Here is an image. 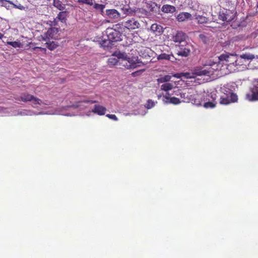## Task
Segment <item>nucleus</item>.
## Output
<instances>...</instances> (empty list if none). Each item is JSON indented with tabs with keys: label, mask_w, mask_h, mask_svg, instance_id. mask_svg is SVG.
<instances>
[{
	"label": "nucleus",
	"mask_w": 258,
	"mask_h": 258,
	"mask_svg": "<svg viewBox=\"0 0 258 258\" xmlns=\"http://www.w3.org/2000/svg\"><path fill=\"white\" fill-rule=\"evenodd\" d=\"M211 64H205L203 67L197 68L192 73H181L180 74H176L174 75L175 77L179 78L183 77L186 79L195 78L197 76H209L210 74L213 73V69Z\"/></svg>",
	"instance_id": "nucleus-1"
},
{
	"label": "nucleus",
	"mask_w": 258,
	"mask_h": 258,
	"mask_svg": "<svg viewBox=\"0 0 258 258\" xmlns=\"http://www.w3.org/2000/svg\"><path fill=\"white\" fill-rule=\"evenodd\" d=\"M105 33L108 39L103 40L101 43V45L104 47L108 46L111 42H117L121 40V33L115 29L108 28L105 31Z\"/></svg>",
	"instance_id": "nucleus-2"
},
{
	"label": "nucleus",
	"mask_w": 258,
	"mask_h": 258,
	"mask_svg": "<svg viewBox=\"0 0 258 258\" xmlns=\"http://www.w3.org/2000/svg\"><path fill=\"white\" fill-rule=\"evenodd\" d=\"M219 61L223 62V63L226 66H229L233 65L234 66H239V59L236 54L226 53L221 54L218 57Z\"/></svg>",
	"instance_id": "nucleus-3"
},
{
	"label": "nucleus",
	"mask_w": 258,
	"mask_h": 258,
	"mask_svg": "<svg viewBox=\"0 0 258 258\" xmlns=\"http://www.w3.org/2000/svg\"><path fill=\"white\" fill-rule=\"evenodd\" d=\"M14 98L17 101H22L24 102L31 101L34 105H41L42 103L41 99L27 92H23L21 94L20 96L15 97Z\"/></svg>",
	"instance_id": "nucleus-4"
},
{
	"label": "nucleus",
	"mask_w": 258,
	"mask_h": 258,
	"mask_svg": "<svg viewBox=\"0 0 258 258\" xmlns=\"http://www.w3.org/2000/svg\"><path fill=\"white\" fill-rule=\"evenodd\" d=\"M236 14V11L234 8L232 10L222 9L219 12L218 18L222 21L230 22L234 19Z\"/></svg>",
	"instance_id": "nucleus-5"
},
{
	"label": "nucleus",
	"mask_w": 258,
	"mask_h": 258,
	"mask_svg": "<svg viewBox=\"0 0 258 258\" xmlns=\"http://www.w3.org/2000/svg\"><path fill=\"white\" fill-rule=\"evenodd\" d=\"M58 29L54 27L50 28L47 31L41 35L39 38V41H47L56 39L58 37Z\"/></svg>",
	"instance_id": "nucleus-6"
},
{
	"label": "nucleus",
	"mask_w": 258,
	"mask_h": 258,
	"mask_svg": "<svg viewBox=\"0 0 258 258\" xmlns=\"http://www.w3.org/2000/svg\"><path fill=\"white\" fill-rule=\"evenodd\" d=\"M127 13L128 15L139 18L145 17L149 14V12L144 8H130L127 10Z\"/></svg>",
	"instance_id": "nucleus-7"
},
{
	"label": "nucleus",
	"mask_w": 258,
	"mask_h": 258,
	"mask_svg": "<svg viewBox=\"0 0 258 258\" xmlns=\"http://www.w3.org/2000/svg\"><path fill=\"white\" fill-rule=\"evenodd\" d=\"M122 25L128 30H134L140 27V23L134 18L122 22Z\"/></svg>",
	"instance_id": "nucleus-8"
},
{
	"label": "nucleus",
	"mask_w": 258,
	"mask_h": 258,
	"mask_svg": "<svg viewBox=\"0 0 258 258\" xmlns=\"http://www.w3.org/2000/svg\"><path fill=\"white\" fill-rule=\"evenodd\" d=\"M68 16V12L67 11L60 12L56 18H54L52 21H50L51 26H58V21H60L61 23H66L67 21V17Z\"/></svg>",
	"instance_id": "nucleus-9"
},
{
	"label": "nucleus",
	"mask_w": 258,
	"mask_h": 258,
	"mask_svg": "<svg viewBox=\"0 0 258 258\" xmlns=\"http://www.w3.org/2000/svg\"><path fill=\"white\" fill-rule=\"evenodd\" d=\"M186 37V35L183 32L177 31V33L172 36V40L177 43L176 45H180L182 43L185 44V39Z\"/></svg>",
	"instance_id": "nucleus-10"
},
{
	"label": "nucleus",
	"mask_w": 258,
	"mask_h": 258,
	"mask_svg": "<svg viewBox=\"0 0 258 258\" xmlns=\"http://www.w3.org/2000/svg\"><path fill=\"white\" fill-rule=\"evenodd\" d=\"M179 49L177 52L178 56L187 57L189 55L190 52V45L186 42L185 44L178 45Z\"/></svg>",
	"instance_id": "nucleus-11"
},
{
	"label": "nucleus",
	"mask_w": 258,
	"mask_h": 258,
	"mask_svg": "<svg viewBox=\"0 0 258 258\" xmlns=\"http://www.w3.org/2000/svg\"><path fill=\"white\" fill-rule=\"evenodd\" d=\"M246 98L249 101L258 100V89L257 88H252L251 90V93L246 94Z\"/></svg>",
	"instance_id": "nucleus-12"
},
{
	"label": "nucleus",
	"mask_w": 258,
	"mask_h": 258,
	"mask_svg": "<svg viewBox=\"0 0 258 258\" xmlns=\"http://www.w3.org/2000/svg\"><path fill=\"white\" fill-rule=\"evenodd\" d=\"M163 101L166 103H172L175 105L181 102L179 99L176 97H170L168 93L163 96Z\"/></svg>",
	"instance_id": "nucleus-13"
},
{
	"label": "nucleus",
	"mask_w": 258,
	"mask_h": 258,
	"mask_svg": "<svg viewBox=\"0 0 258 258\" xmlns=\"http://www.w3.org/2000/svg\"><path fill=\"white\" fill-rule=\"evenodd\" d=\"M106 108L100 105H95L92 112L99 115H103L105 114Z\"/></svg>",
	"instance_id": "nucleus-14"
},
{
	"label": "nucleus",
	"mask_w": 258,
	"mask_h": 258,
	"mask_svg": "<svg viewBox=\"0 0 258 258\" xmlns=\"http://www.w3.org/2000/svg\"><path fill=\"white\" fill-rule=\"evenodd\" d=\"M190 102L191 103L197 105H200L201 104V97L198 94H190L189 98V102Z\"/></svg>",
	"instance_id": "nucleus-15"
},
{
	"label": "nucleus",
	"mask_w": 258,
	"mask_h": 258,
	"mask_svg": "<svg viewBox=\"0 0 258 258\" xmlns=\"http://www.w3.org/2000/svg\"><path fill=\"white\" fill-rule=\"evenodd\" d=\"M191 15L187 12L180 13L177 16L176 19L179 22H183L186 20L191 19Z\"/></svg>",
	"instance_id": "nucleus-16"
},
{
	"label": "nucleus",
	"mask_w": 258,
	"mask_h": 258,
	"mask_svg": "<svg viewBox=\"0 0 258 258\" xmlns=\"http://www.w3.org/2000/svg\"><path fill=\"white\" fill-rule=\"evenodd\" d=\"M106 15L110 19H117L120 17L119 13L115 9L106 10Z\"/></svg>",
	"instance_id": "nucleus-17"
},
{
	"label": "nucleus",
	"mask_w": 258,
	"mask_h": 258,
	"mask_svg": "<svg viewBox=\"0 0 258 258\" xmlns=\"http://www.w3.org/2000/svg\"><path fill=\"white\" fill-rule=\"evenodd\" d=\"M161 10L163 12L166 13H173L176 11V8L175 7L171 5H164L162 6Z\"/></svg>",
	"instance_id": "nucleus-18"
},
{
	"label": "nucleus",
	"mask_w": 258,
	"mask_h": 258,
	"mask_svg": "<svg viewBox=\"0 0 258 258\" xmlns=\"http://www.w3.org/2000/svg\"><path fill=\"white\" fill-rule=\"evenodd\" d=\"M0 1L8 2L9 4H13L15 7H17L18 9L20 10H24L25 9V7L19 3L18 0H0Z\"/></svg>",
	"instance_id": "nucleus-19"
},
{
	"label": "nucleus",
	"mask_w": 258,
	"mask_h": 258,
	"mask_svg": "<svg viewBox=\"0 0 258 258\" xmlns=\"http://www.w3.org/2000/svg\"><path fill=\"white\" fill-rule=\"evenodd\" d=\"M192 93L191 91L188 90L187 92L180 93L182 101L184 102H189V98L190 94Z\"/></svg>",
	"instance_id": "nucleus-20"
},
{
	"label": "nucleus",
	"mask_w": 258,
	"mask_h": 258,
	"mask_svg": "<svg viewBox=\"0 0 258 258\" xmlns=\"http://www.w3.org/2000/svg\"><path fill=\"white\" fill-rule=\"evenodd\" d=\"M255 56L253 54H250L249 53H244L240 55L238 58L239 62H241L240 60L242 59H247V60H252L255 58Z\"/></svg>",
	"instance_id": "nucleus-21"
},
{
	"label": "nucleus",
	"mask_w": 258,
	"mask_h": 258,
	"mask_svg": "<svg viewBox=\"0 0 258 258\" xmlns=\"http://www.w3.org/2000/svg\"><path fill=\"white\" fill-rule=\"evenodd\" d=\"M53 5L55 8L60 11H63L66 8L65 4H63L59 0H53Z\"/></svg>",
	"instance_id": "nucleus-22"
},
{
	"label": "nucleus",
	"mask_w": 258,
	"mask_h": 258,
	"mask_svg": "<svg viewBox=\"0 0 258 258\" xmlns=\"http://www.w3.org/2000/svg\"><path fill=\"white\" fill-rule=\"evenodd\" d=\"M43 41L45 42V45H46V47L51 50L54 49L57 46V45L53 41H51V40H49V41Z\"/></svg>",
	"instance_id": "nucleus-23"
},
{
	"label": "nucleus",
	"mask_w": 258,
	"mask_h": 258,
	"mask_svg": "<svg viewBox=\"0 0 258 258\" xmlns=\"http://www.w3.org/2000/svg\"><path fill=\"white\" fill-rule=\"evenodd\" d=\"M171 57L173 58H174V56L172 54H168L165 53H161L158 56V59H165V60H171L173 61V60L171 59Z\"/></svg>",
	"instance_id": "nucleus-24"
},
{
	"label": "nucleus",
	"mask_w": 258,
	"mask_h": 258,
	"mask_svg": "<svg viewBox=\"0 0 258 258\" xmlns=\"http://www.w3.org/2000/svg\"><path fill=\"white\" fill-rule=\"evenodd\" d=\"M173 88V84L170 83H164L161 86V89L165 91L171 90Z\"/></svg>",
	"instance_id": "nucleus-25"
},
{
	"label": "nucleus",
	"mask_w": 258,
	"mask_h": 258,
	"mask_svg": "<svg viewBox=\"0 0 258 258\" xmlns=\"http://www.w3.org/2000/svg\"><path fill=\"white\" fill-rule=\"evenodd\" d=\"M196 19L197 20L198 23L199 24H205L208 21V19L207 17L200 15L197 16Z\"/></svg>",
	"instance_id": "nucleus-26"
},
{
	"label": "nucleus",
	"mask_w": 258,
	"mask_h": 258,
	"mask_svg": "<svg viewBox=\"0 0 258 258\" xmlns=\"http://www.w3.org/2000/svg\"><path fill=\"white\" fill-rule=\"evenodd\" d=\"M93 7L97 11L100 12L101 14H102L104 12V9L105 7V6L104 5L95 3Z\"/></svg>",
	"instance_id": "nucleus-27"
},
{
	"label": "nucleus",
	"mask_w": 258,
	"mask_h": 258,
	"mask_svg": "<svg viewBox=\"0 0 258 258\" xmlns=\"http://www.w3.org/2000/svg\"><path fill=\"white\" fill-rule=\"evenodd\" d=\"M2 2V6L6 8L7 10H11L12 8H16L17 7H15L13 4H9L8 2L6 1H1Z\"/></svg>",
	"instance_id": "nucleus-28"
},
{
	"label": "nucleus",
	"mask_w": 258,
	"mask_h": 258,
	"mask_svg": "<svg viewBox=\"0 0 258 258\" xmlns=\"http://www.w3.org/2000/svg\"><path fill=\"white\" fill-rule=\"evenodd\" d=\"M220 103L223 105H227L230 103V98L228 96H222L220 98Z\"/></svg>",
	"instance_id": "nucleus-29"
},
{
	"label": "nucleus",
	"mask_w": 258,
	"mask_h": 258,
	"mask_svg": "<svg viewBox=\"0 0 258 258\" xmlns=\"http://www.w3.org/2000/svg\"><path fill=\"white\" fill-rule=\"evenodd\" d=\"M171 79V76L169 75H165V76L161 77L158 79V82L164 83L169 81Z\"/></svg>",
	"instance_id": "nucleus-30"
},
{
	"label": "nucleus",
	"mask_w": 258,
	"mask_h": 258,
	"mask_svg": "<svg viewBox=\"0 0 258 258\" xmlns=\"http://www.w3.org/2000/svg\"><path fill=\"white\" fill-rule=\"evenodd\" d=\"M96 102H97V101L96 100H82V101L78 102V104H77L76 105H74V106H75L76 107H79L81 106V104L82 103H96Z\"/></svg>",
	"instance_id": "nucleus-31"
},
{
	"label": "nucleus",
	"mask_w": 258,
	"mask_h": 258,
	"mask_svg": "<svg viewBox=\"0 0 258 258\" xmlns=\"http://www.w3.org/2000/svg\"><path fill=\"white\" fill-rule=\"evenodd\" d=\"M128 62L131 63V64L130 65V67L133 68H137L138 67H140L142 65H144L146 64V63H143L141 61H137V62L135 61V62H132L130 61H128Z\"/></svg>",
	"instance_id": "nucleus-32"
},
{
	"label": "nucleus",
	"mask_w": 258,
	"mask_h": 258,
	"mask_svg": "<svg viewBox=\"0 0 258 258\" xmlns=\"http://www.w3.org/2000/svg\"><path fill=\"white\" fill-rule=\"evenodd\" d=\"M230 98V103H234L237 102L238 100V97L237 95L234 93H231L230 94V96H228Z\"/></svg>",
	"instance_id": "nucleus-33"
},
{
	"label": "nucleus",
	"mask_w": 258,
	"mask_h": 258,
	"mask_svg": "<svg viewBox=\"0 0 258 258\" xmlns=\"http://www.w3.org/2000/svg\"><path fill=\"white\" fill-rule=\"evenodd\" d=\"M75 1L78 3L85 4L90 6L93 5V0H76Z\"/></svg>",
	"instance_id": "nucleus-34"
},
{
	"label": "nucleus",
	"mask_w": 258,
	"mask_h": 258,
	"mask_svg": "<svg viewBox=\"0 0 258 258\" xmlns=\"http://www.w3.org/2000/svg\"><path fill=\"white\" fill-rule=\"evenodd\" d=\"M8 44L15 48H19L21 46V43L19 41L9 42Z\"/></svg>",
	"instance_id": "nucleus-35"
},
{
	"label": "nucleus",
	"mask_w": 258,
	"mask_h": 258,
	"mask_svg": "<svg viewBox=\"0 0 258 258\" xmlns=\"http://www.w3.org/2000/svg\"><path fill=\"white\" fill-rule=\"evenodd\" d=\"M118 61V58L115 57H111L108 59V64L111 65H115Z\"/></svg>",
	"instance_id": "nucleus-36"
},
{
	"label": "nucleus",
	"mask_w": 258,
	"mask_h": 258,
	"mask_svg": "<svg viewBox=\"0 0 258 258\" xmlns=\"http://www.w3.org/2000/svg\"><path fill=\"white\" fill-rule=\"evenodd\" d=\"M149 50L148 48L143 47H142L141 49L139 51V53L140 54L141 56H146V52L148 53V51Z\"/></svg>",
	"instance_id": "nucleus-37"
},
{
	"label": "nucleus",
	"mask_w": 258,
	"mask_h": 258,
	"mask_svg": "<svg viewBox=\"0 0 258 258\" xmlns=\"http://www.w3.org/2000/svg\"><path fill=\"white\" fill-rule=\"evenodd\" d=\"M146 6L149 9L150 11L153 12L154 11V8L155 6H156V5L155 3H151L147 4Z\"/></svg>",
	"instance_id": "nucleus-38"
},
{
	"label": "nucleus",
	"mask_w": 258,
	"mask_h": 258,
	"mask_svg": "<svg viewBox=\"0 0 258 258\" xmlns=\"http://www.w3.org/2000/svg\"><path fill=\"white\" fill-rule=\"evenodd\" d=\"M216 106V103H214L212 102H207L205 103L204 106L205 108H214Z\"/></svg>",
	"instance_id": "nucleus-39"
},
{
	"label": "nucleus",
	"mask_w": 258,
	"mask_h": 258,
	"mask_svg": "<svg viewBox=\"0 0 258 258\" xmlns=\"http://www.w3.org/2000/svg\"><path fill=\"white\" fill-rule=\"evenodd\" d=\"M155 105L154 102L151 100H148L147 103L146 104V107L148 109H150Z\"/></svg>",
	"instance_id": "nucleus-40"
},
{
	"label": "nucleus",
	"mask_w": 258,
	"mask_h": 258,
	"mask_svg": "<svg viewBox=\"0 0 258 258\" xmlns=\"http://www.w3.org/2000/svg\"><path fill=\"white\" fill-rule=\"evenodd\" d=\"M106 116L110 119H112L115 121L118 120V118L116 117V116L115 114H107L106 115Z\"/></svg>",
	"instance_id": "nucleus-41"
},
{
	"label": "nucleus",
	"mask_w": 258,
	"mask_h": 258,
	"mask_svg": "<svg viewBox=\"0 0 258 258\" xmlns=\"http://www.w3.org/2000/svg\"><path fill=\"white\" fill-rule=\"evenodd\" d=\"M199 37L201 39V40L204 43H206L208 41V38L204 34H200L199 35Z\"/></svg>",
	"instance_id": "nucleus-42"
},
{
	"label": "nucleus",
	"mask_w": 258,
	"mask_h": 258,
	"mask_svg": "<svg viewBox=\"0 0 258 258\" xmlns=\"http://www.w3.org/2000/svg\"><path fill=\"white\" fill-rule=\"evenodd\" d=\"M144 70H140V71H137V72H135L133 73L132 74V75H133L134 76H135L139 74V72H144Z\"/></svg>",
	"instance_id": "nucleus-43"
},
{
	"label": "nucleus",
	"mask_w": 258,
	"mask_h": 258,
	"mask_svg": "<svg viewBox=\"0 0 258 258\" xmlns=\"http://www.w3.org/2000/svg\"><path fill=\"white\" fill-rule=\"evenodd\" d=\"M157 25L156 24H153V25H152V26H151V28H152L153 30H154V29L155 28H157Z\"/></svg>",
	"instance_id": "nucleus-44"
},
{
	"label": "nucleus",
	"mask_w": 258,
	"mask_h": 258,
	"mask_svg": "<svg viewBox=\"0 0 258 258\" xmlns=\"http://www.w3.org/2000/svg\"><path fill=\"white\" fill-rule=\"evenodd\" d=\"M5 108L2 106H0V111H4L5 110Z\"/></svg>",
	"instance_id": "nucleus-45"
},
{
	"label": "nucleus",
	"mask_w": 258,
	"mask_h": 258,
	"mask_svg": "<svg viewBox=\"0 0 258 258\" xmlns=\"http://www.w3.org/2000/svg\"><path fill=\"white\" fill-rule=\"evenodd\" d=\"M4 37V34L0 33V39H2Z\"/></svg>",
	"instance_id": "nucleus-46"
},
{
	"label": "nucleus",
	"mask_w": 258,
	"mask_h": 258,
	"mask_svg": "<svg viewBox=\"0 0 258 258\" xmlns=\"http://www.w3.org/2000/svg\"><path fill=\"white\" fill-rule=\"evenodd\" d=\"M36 48H40V49H41V47H36Z\"/></svg>",
	"instance_id": "nucleus-47"
},
{
	"label": "nucleus",
	"mask_w": 258,
	"mask_h": 258,
	"mask_svg": "<svg viewBox=\"0 0 258 258\" xmlns=\"http://www.w3.org/2000/svg\"><path fill=\"white\" fill-rule=\"evenodd\" d=\"M256 7H257V8H258V2H257V4L256 5Z\"/></svg>",
	"instance_id": "nucleus-48"
},
{
	"label": "nucleus",
	"mask_w": 258,
	"mask_h": 258,
	"mask_svg": "<svg viewBox=\"0 0 258 258\" xmlns=\"http://www.w3.org/2000/svg\"><path fill=\"white\" fill-rule=\"evenodd\" d=\"M256 58H258V55H256Z\"/></svg>",
	"instance_id": "nucleus-49"
}]
</instances>
